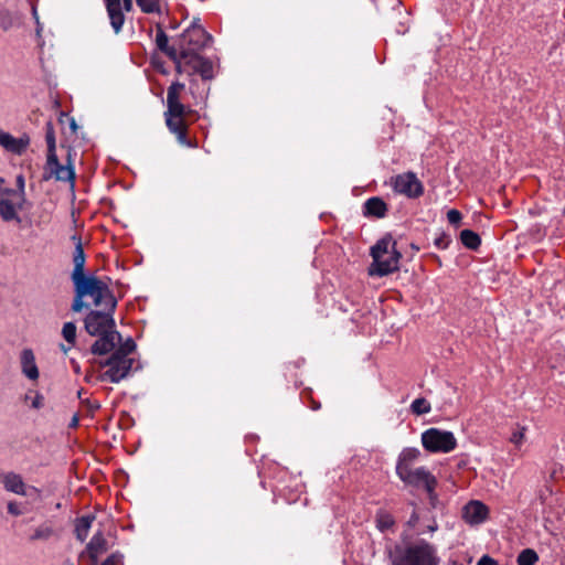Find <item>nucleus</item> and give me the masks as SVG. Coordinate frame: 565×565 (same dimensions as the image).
Returning a JSON list of instances; mask_svg holds the SVG:
<instances>
[{"label": "nucleus", "mask_w": 565, "mask_h": 565, "mask_svg": "<svg viewBox=\"0 0 565 565\" xmlns=\"http://www.w3.org/2000/svg\"><path fill=\"white\" fill-rule=\"evenodd\" d=\"M392 565H439L437 547L424 539L406 540L391 553Z\"/></svg>", "instance_id": "nucleus-1"}, {"label": "nucleus", "mask_w": 565, "mask_h": 565, "mask_svg": "<svg viewBox=\"0 0 565 565\" xmlns=\"http://www.w3.org/2000/svg\"><path fill=\"white\" fill-rule=\"evenodd\" d=\"M184 89V84L173 82L167 92V110L164 111L166 125L170 132L175 135L179 143L191 147L188 139V127L184 121L186 114L185 106L180 102V93Z\"/></svg>", "instance_id": "nucleus-2"}, {"label": "nucleus", "mask_w": 565, "mask_h": 565, "mask_svg": "<svg viewBox=\"0 0 565 565\" xmlns=\"http://www.w3.org/2000/svg\"><path fill=\"white\" fill-rule=\"evenodd\" d=\"M370 255L373 258L369 267V275L384 277L399 269L401 252L396 248V242L391 234L384 235L371 247Z\"/></svg>", "instance_id": "nucleus-3"}, {"label": "nucleus", "mask_w": 565, "mask_h": 565, "mask_svg": "<svg viewBox=\"0 0 565 565\" xmlns=\"http://www.w3.org/2000/svg\"><path fill=\"white\" fill-rule=\"evenodd\" d=\"M212 35L196 21H193L170 46H174L181 56L189 58L201 54L211 42Z\"/></svg>", "instance_id": "nucleus-4"}, {"label": "nucleus", "mask_w": 565, "mask_h": 565, "mask_svg": "<svg viewBox=\"0 0 565 565\" xmlns=\"http://www.w3.org/2000/svg\"><path fill=\"white\" fill-rule=\"evenodd\" d=\"M396 475L407 486L424 487L427 491L431 504L436 500L435 488L437 484L436 478L425 467L406 470L405 467H396Z\"/></svg>", "instance_id": "nucleus-5"}, {"label": "nucleus", "mask_w": 565, "mask_h": 565, "mask_svg": "<svg viewBox=\"0 0 565 565\" xmlns=\"http://www.w3.org/2000/svg\"><path fill=\"white\" fill-rule=\"evenodd\" d=\"M422 445L431 454H448L457 447V439L451 431L428 428L422 434Z\"/></svg>", "instance_id": "nucleus-6"}, {"label": "nucleus", "mask_w": 565, "mask_h": 565, "mask_svg": "<svg viewBox=\"0 0 565 565\" xmlns=\"http://www.w3.org/2000/svg\"><path fill=\"white\" fill-rule=\"evenodd\" d=\"M134 362V359H125L118 356V354H111L102 363V366H107L108 369L98 376V380L119 383L130 374Z\"/></svg>", "instance_id": "nucleus-7"}, {"label": "nucleus", "mask_w": 565, "mask_h": 565, "mask_svg": "<svg viewBox=\"0 0 565 565\" xmlns=\"http://www.w3.org/2000/svg\"><path fill=\"white\" fill-rule=\"evenodd\" d=\"M83 285L89 289L87 296L93 298V302L96 307L103 305L105 310L115 311L117 300L104 281H102L96 276H89V278L83 282Z\"/></svg>", "instance_id": "nucleus-8"}, {"label": "nucleus", "mask_w": 565, "mask_h": 565, "mask_svg": "<svg viewBox=\"0 0 565 565\" xmlns=\"http://www.w3.org/2000/svg\"><path fill=\"white\" fill-rule=\"evenodd\" d=\"M55 179L56 181L74 182L75 170L71 162V156L68 154L67 164H62L58 161L56 152L46 154V163L43 173V180L47 181Z\"/></svg>", "instance_id": "nucleus-9"}, {"label": "nucleus", "mask_w": 565, "mask_h": 565, "mask_svg": "<svg viewBox=\"0 0 565 565\" xmlns=\"http://www.w3.org/2000/svg\"><path fill=\"white\" fill-rule=\"evenodd\" d=\"M114 312L115 311L110 310H90L84 319L86 332L96 337L97 334L115 329Z\"/></svg>", "instance_id": "nucleus-10"}, {"label": "nucleus", "mask_w": 565, "mask_h": 565, "mask_svg": "<svg viewBox=\"0 0 565 565\" xmlns=\"http://www.w3.org/2000/svg\"><path fill=\"white\" fill-rule=\"evenodd\" d=\"M156 46L157 49L166 54L175 65V72L178 74L188 73L191 72L189 65L185 64V58L181 56L180 52L175 51L174 46H170L169 44V38L167 33L164 32L162 25L160 23H157L156 25Z\"/></svg>", "instance_id": "nucleus-11"}, {"label": "nucleus", "mask_w": 565, "mask_h": 565, "mask_svg": "<svg viewBox=\"0 0 565 565\" xmlns=\"http://www.w3.org/2000/svg\"><path fill=\"white\" fill-rule=\"evenodd\" d=\"M392 186L395 192L411 199L419 198L424 193L423 183L414 172H405L392 178Z\"/></svg>", "instance_id": "nucleus-12"}, {"label": "nucleus", "mask_w": 565, "mask_h": 565, "mask_svg": "<svg viewBox=\"0 0 565 565\" xmlns=\"http://www.w3.org/2000/svg\"><path fill=\"white\" fill-rule=\"evenodd\" d=\"M107 14L110 21V25L116 34H118L122 30V25L125 23V14L126 12H130L132 10L134 2L132 0H104Z\"/></svg>", "instance_id": "nucleus-13"}, {"label": "nucleus", "mask_w": 565, "mask_h": 565, "mask_svg": "<svg viewBox=\"0 0 565 565\" xmlns=\"http://www.w3.org/2000/svg\"><path fill=\"white\" fill-rule=\"evenodd\" d=\"M1 482L3 484V488L12 493L19 494V495H28L30 492L39 493L40 490L33 486L26 487L22 477L19 473L15 472H7L1 473Z\"/></svg>", "instance_id": "nucleus-14"}, {"label": "nucleus", "mask_w": 565, "mask_h": 565, "mask_svg": "<svg viewBox=\"0 0 565 565\" xmlns=\"http://www.w3.org/2000/svg\"><path fill=\"white\" fill-rule=\"evenodd\" d=\"M96 337H98V339L92 344L90 352L97 355L111 352L116 344L121 341V334L115 329L97 334Z\"/></svg>", "instance_id": "nucleus-15"}, {"label": "nucleus", "mask_w": 565, "mask_h": 565, "mask_svg": "<svg viewBox=\"0 0 565 565\" xmlns=\"http://www.w3.org/2000/svg\"><path fill=\"white\" fill-rule=\"evenodd\" d=\"M72 239L75 241V248L73 253L74 269L71 278L73 282H84L89 278V276L84 274L86 256L81 238L74 235Z\"/></svg>", "instance_id": "nucleus-16"}, {"label": "nucleus", "mask_w": 565, "mask_h": 565, "mask_svg": "<svg viewBox=\"0 0 565 565\" xmlns=\"http://www.w3.org/2000/svg\"><path fill=\"white\" fill-rule=\"evenodd\" d=\"M185 64L189 65L191 70L189 75L199 74L204 81H209L214 77L212 61L201 54L185 58Z\"/></svg>", "instance_id": "nucleus-17"}, {"label": "nucleus", "mask_w": 565, "mask_h": 565, "mask_svg": "<svg viewBox=\"0 0 565 565\" xmlns=\"http://www.w3.org/2000/svg\"><path fill=\"white\" fill-rule=\"evenodd\" d=\"M30 145L29 136L24 135L20 138L13 137L11 134L0 129V146L14 154H22Z\"/></svg>", "instance_id": "nucleus-18"}, {"label": "nucleus", "mask_w": 565, "mask_h": 565, "mask_svg": "<svg viewBox=\"0 0 565 565\" xmlns=\"http://www.w3.org/2000/svg\"><path fill=\"white\" fill-rule=\"evenodd\" d=\"M488 516V508L480 501H470L463 507L462 518L469 524H481Z\"/></svg>", "instance_id": "nucleus-19"}, {"label": "nucleus", "mask_w": 565, "mask_h": 565, "mask_svg": "<svg viewBox=\"0 0 565 565\" xmlns=\"http://www.w3.org/2000/svg\"><path fill=\"white\" fill-rule=\"evenodd\" d=\"M20 365L22 374L30 381H38L40 376L35 355L32 349L25 348L20 353Z\"/></svg>", "instance_id": "nucleus-20"}, {"label": "nucleus", "mask_w": 565, "mask_h": 565, "mask_svg": "<svg viewBox=\"0 0 565 565\" xmlns=\"http://www.w3.org/2000/svg\"><path fill=\"white\" fill-rule=\"evenodd\" d=\"M23 207V202L20 200L17 204H14L9 199H0V217L3 222H14L17 224H21L22 218L19 215V210Z\"/></svg>", "instance_id": "nucleus-21"}, {"label": "nucleus", "mask_w": 565, "mask_h": 565, "mask_svg": "<svg viewBox=\"0 0 565 565\" xmlns=\"http://www.w3.org/2000/svg\"><path fill=\"white\" fill-rule=\"evenodd\" d=\"M108 550L107 541L102 531L96 532L86 545L87 554L95 565L98 556Z\"/></svg>", "instance_id": "nucleus-22"}, {"label": "nucleus", "mask_w": 565, "mask_h": 565, "mask_svg": "<svg viewBox=\"0 0 565 565\" xmlns=\"http://www.w3.org/2000/svg\"><path fill=\"white\" fill-rule=\"evenodd\" d=\"M387 213V204L380 196H372L367 199L363 204V214L365 216H373L382 218Z\"/></svg>", "instance_id": "nucleus-23"}, {"label": "nucleus", "mask_w": 565, "mask_h": 565, "mask_svg": "<svg viewBox=\"0 0 565 565\" xmlns=\"http://www.w3.org/2000/svg\"><path fill=\"white\" fill-rule=\"evenodd\" d=\"M94 520V514H86L76 519L75 536L81 543L86 541Z\"/></svg>", "instance_id": "nucleus-24"}, {"label": "nucleus", "mask_w": 565, "mask_h": 565, "mask_svg": "<svg viewBox=\"0 0 565 565\" xmlns=\"http://www.w3.org/2000/svg\"><path fill=\"white\" fill-rule=\"evenodd\" d=\"M74 284V300L72 303V310L74 312H81L87 305L84 302V298L87 297V292L89 289L83 285V282H73Z\"/></svg>", "instance_id": "nucleus-25"}, {"label": "nucleus", "mask_w": 565, "mask_h": 565, "mask_svg": "<svg viewBox=\"0 0 565 565\" xmlns=\"http://www.w3.org/2000/svg\"><path fill=\"white\" fill-rule=\"evenodd\" d=\"M420 452L417 448H404L398 456L396 467H405L406 470L412 469V465L419 457Z\"/></svg>", "instance_id": "nucleus-26"}, {"label": "nucleus", "mask_w": 565, "mask_h": 565, "mask_svg": "<svg viewBox=\"0 0 565 565\" xmlns=\"http://www.w3.org/2000/svg\"><path fill=\"white\" fill-rule=\"evenodd\" d=\"M375 524L380 532L385 533L394 526L395 520L388 512L380 510L375 514Z\"/></svg>", "instance_id": "nucleus-27"}, {"label": "nucleus", "mask_w": 565, "mask_h": 565, "mask_svg": "<svg viewBox=\"0 0 565 565\" xmlns=\"http://www.w3.org/2000/svg\"><path fill=\"white\" fill-rule=\"evenodd\" d=\"M460 242L465 247L476 250L481 244V238L472 230H462L460 232Z\"/></svg>", "instance_id": "nucleus-28"}, {"label": "nucleus", "mask_w": 565, "mask_h": 565, "mask_svg": "<svg viewBox=\"0 0 565 565\" xmlns=\"http://www.w3.org/2000/svg\"><path fill=\"white\" fill-rule=\"evenodd\" d=\"M54 535V529L49 523H43L34 529L30 541H47Z\"/></svg>", "instance_id": "nucleus-29"}, {"label": "nucleus", "mask_w": 565, "mask_h": 565, "mask_svg": "<svg viewBox=\"0 0 565 565\" xmlns=\"http://www.w3.org/2000/svg\"><path fill=\"white\" fill-rule=\"evenodd\" d=\"M137 6L143 13L162 14V6L160 0H136Z\"/></svg>", "instance_id": "nucleus-30"}, {"label": "nucleus", "mask_w": 565, "mask_h": 565, "mask_svg": "<svg viewBox=\"0 0 565 565\" xmlns=\"http://www.w3.org/2000/svg\"><path fill=\"white\" fill-rule=\"evenodd\" d=\"M539 561L537 553L532 548H525L518 555V565H535Z\"/></svg>", "instance_id": "nucleus-31"}, {"label": "nucleus", "mask_w": 565, "mask_h": 565, "mask_svg": "<svg viewBox=\"0 0 565 565\" xmlns=\"http://www.w3.org/2000/svg\"><path fill=\"white\" fill-rule=\"evenodd\" d=\"M45 141L47 146V153L56 152L55 131L51 120L45 124Z\"/></svg>", "instance_id": "nucleus-32"}, {"label": "nucleus", "mask_w": 565, "mask_h": 565, "mask_svg": "<svg viewBox=\"0 0 565 565\" xmlns=\"http://www.w3.org/2000/svg\"><path fill=\"white\" fill-rule=\"evenodd\" d=\"M76 324L74 322H65L62 327V337L70 345H75L76 342Z\"/></svg>", "instance_id": "nucleus-33"}, {"label": "nucleus", "mask_w": 565, "mask_h": 565, "mask_svg": "<svg viewBox=\"0 0 565 565\" xmlns=\"http://www.w3.org/2000/svg\"><path fill=\"white\" fill-rule=\"evenodd\" d=\"M411 409L416 415H424L430 412L431 407L429 402L424 397L414 399L411 404Z\"/></svg>", "instance_id": "nucleus-34"}, {"label": "nucleus", "mask_w": 565, "mask_h": 565, "mask_svg": "<svg viewBox=\"0 0 565 565\" xmlns=\"http://www.w3.org/2000/svg\"><path fill=\"white\" fill-rule=\"evenodd\" d=\"M136 349V343L132 338H128L124 343L119 345L117 350L113 352V354H118L120 358L130 359L128 355L132 353Z\"/></svg>", "instance_id": "nucleus-35"}, {"label": "nucleus", "mask_w": 565, "mask_h": 565, "mask_svg": "<svg viewBox=\"0 0 565 565\" xmlns=\"http://www.w3.org/2000/svg\"><path fill=\"white\" fill-rule=\"evenodd\" d=\"M14 20L12 13L9 10L0 11V28L3 31H8L13 26Z\"/></svg>", "instance_id": "nucleus-36"}, {"label": "nucleus", "mask_w": 565, "mask_h": 565, "mask_svg": "<svg viewBox=\"0 0 565 565\" xmlns=\"http://www.w3.org/2000/svg\"><path fill=\"white\" fill-rule=\"evenodd\" d=\"M451 243V237L450 235L446 234V233H440L437 237H435L434 239V245L436 248L438 249H447L449 247Z\"/></svg>", "instance_id": "nucleus-37"}, {"label": "nucleus", "mask_w": 565, "mask_h": 565, "mask_svg": "<svg viewBox=\"0 0 565 565\" xmlns=\"http://www.w3.org/2000/svg\"><path fill=\"white\" fill-rule=\"evenodd\" d=\"M58 121H60L61 125H64L65 122H67L71 132L72 134H76V131L78 129V126H77V122H76L74 117H70L67 114L62 111L60 114Z\"/></svg>", "instance_id": "nucleus-38"}, {"label": "nucleus", "mask_w": 565, "mask_h": 565, "mask_svg": "<svg viewBox=\"0 0 565 565\" xmlns=\"http://www.w3.org/2000/svg\"><path fill=\"white\" fill-rule=\"evenodd\" d=\"M524 433H525V427H520L518 430L512 433V435L510 437V441L512 444H514L516 447H520L524 439Z\"/></svg>", "instance_id": "nucleus-39"}, {"label": "nucleus", "mask_w": 565, "mask_h": 565, "mask_svg": "<svg viewBox=\"0 0 565 565\" xmlns=\"http://www.w3.org/2000/svg\"><path fill=\"white\" fill-rule=\"evenodd\" d=\"M462 218L461 213L458 210H449L447 212V220L451 225L458 226Z\"/></svg>", "instance_id": "nucleus-40"}, {"label": "nucleus", "mask_w": 565, "mask_h": 565, "mask_svg": "<svg viewBox=\"0 0 565 565\" xmlns=\"http://www.w3.org/2000/svg\"><path fill=\"white\" fill-rule=\"evenodd\" d=\"M17 189L19 190V199L24 202L25 201V181L22 174L17 177Z\"/></svg>", "instance_id": "nucleus-41"}, {"label": "nucleus", "mask_w": 565, "mask_h": 565, "mask_svg": "<svg viewBox=\"0 0 565 565\" xmlns=\"http://www.w3.org/2000/svg\"><path fill=\"white\" fill-rule=\"evenodd\" d=\"M7 509L8 513L13 516H19L23 513L22 510L20 509V505L14 501H10L7 505Z\"/></svg>", "instance_id": "nucleus-42"}, {"label": "nucleus", "mask_w": 565, "mask_h": 565, "mask_svg": "<svg viewBox=\"0 0 565 565\" xmlns=\"http://www.w3.org/2000/svg\"><path fill=\"white\" fill-rule=\"evenodd\" d=\"M82 403L86 405L87 409L94 414L96 411L100 408V403L97 401H90L88 398L82 399Z\"/></svg>", "instance_id": "nucleus-43"}, {"label": "nucleus", "mask_w": 565, "mask_h": 565, "mask_svg": "<svg viewBox=\"0 0 565 565\" xmlns=\"http://www.w3.org/2000/svg\"><path fill=\"white\" fill-rule=\"evenodd\" d=\"M44 405V397L41 393H36L34 398L31 402V407L35 409L42 408Z\"/></svg>", "instance_id": "nucleus-44"}, {"label": "nucleus", "mask_w": 565, "mask_h": 565, "mask_svg": "<svg viewBox=\"0 0 565 565\" xmlns=\"http://www.w3.org/2000/svg\"><path fill=\"white\" fill-rule=\"evenodd\" d=\"M477 565H497L495 561L488 555H483L477 563Z\"/></svg>", "instance_id": "nucleus-45"}, {"label": "nucleus", "mask_w": 565, "mask_h": 565, "mask_svg": "<svg viewBox=\"0 0 565 565\" xmlns=\"http://www.w3.org/2000/svg\"><path fill=\"white\" fill-rule=\"evenodd\" d=\"M419 521L418 513L414 510L413 513L409 516V520L407 521V525L411 527H414Z\"/></svg>", "instance_id": "nucleus-46"}, {"label": "nucleus", "mask_w": 565, "mask_h": 565, "mask_svg": "<svg viewBox=\"0 0 565 565\" xmlns=\"http://www.w3.org/2000/svg\"><path fill=\"white\" fill-rule=\"evenodd\" d=\"M1 192H3L8 196H18L19 198V190L18 189H3Z\"/></svg>", "instance_id": "nucleus-47"}, {"label": "nucleus", "mask_w": 565, "mask_h": 565, "mask_svg": "<svg viewBox=\"0 0 565 565\" xmlns=\"http://www.w3.org/2000/svg\"><path fill=\"white\" fill-rule=\"evenodd\" d=\"M78 426V416L74 415L71 419V423L68 424L70 428H76Z\"/></svg>", "instance_id": "nucleus-48"}, {"label": "nucleus", "mask_w": 565, "mask_h": 565, "mask_svg": "<svg viewBox=\"0 0 565 565\" xmlns=\"http://www.w3.org/2000/svg\"><path fill=\"white\" fill-rule=\"evenodd\" d=\"M437 529H438V525H437L436 521H433V523L427 526V530L429 532H435V531H437Z\"/></svg>", "instance_id": "nucleus-49"}, {"label": "nucleus", "mask_w": 565, "mask_h": 565, "mask_svg": "<svg viewBox=\"0 0 565 565\" xmlns=\"http://www.w3.org/2000/svg\"><path fill=\"white\" fill-rule=\"evenodd\" d=\"M72 347H73V345H70V344H68L67 347H65L64 344H61V345H60L61 350H62L64 353H67V352L71 350V348H72Z\"/></svg>", "instance_id": "nucleus-50"}, {"label": "nucleus", "mask_w": 565, "mask_h": 565, "mask_svg": "<svg viewBox=\"0 0 565 565\" xmlns=\"http://www.w3.org/2000/svg\"><path fill=\"white\" fill-rule=\"evenodd\" d=\"M83 393H84V390H83V388H81V390L77 392V396H78V398H79L81 401L83 399V398H82Z\"/></svg>", "instance_id": "nucleus-51"}, {"label": "nucleus", "mask_w": 565, "mask_h": 565, "mask_svg": "<svg viewBox=\"0 0 565 565\" xmlns=\"http://www.w3.org/2000/svg\"><path fill=\"white\" fill-rule=\"evenodd\" d=\"M85 381H86L87 383H90V375H89V374H86V375H85Z\"/></svg>", "instance_id": "nucleus-52"}, {"label": "nucleus", "mask_w": 565, "mask_h": 565, "mask_svg": "<svg viewBox=\"0 0 565 565\" xmlns=\"http://www.w3.org/2000/svg\"><path fill=\"white\" fill-rule=\"evenodd\" d=\"M412 248L415 249V250H419V247L416 246L415 244H412Z\"/></svg>", "instance_id": "nucleus-53"}, {"label": "nucleus", "mask_w": 565, "mask_h": 565, "mask_svg": "<svg viewBox=\"0 0 565 565\" xmlns=\"http://www.w3.org/2000/svg\"><path fill=\"white\" fill-rule=\"evenodd\" d=\"M75 372L78 373L79 372V366H76L75 367Z\"/></svg>", "instance_id": "nucleus-54"}]
</instances>
